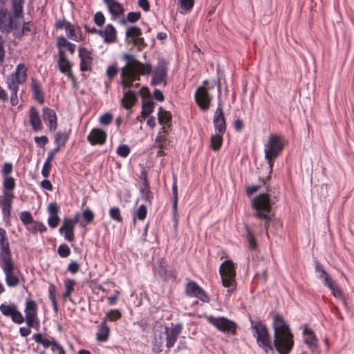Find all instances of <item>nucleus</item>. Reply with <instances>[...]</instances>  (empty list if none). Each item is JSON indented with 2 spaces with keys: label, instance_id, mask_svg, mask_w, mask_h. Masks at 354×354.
<instances>
[{
  "label": "nucleus",
  "instance_id": "09e8293b",
  "mask_svg": "<svg viewBox=\"0 0 354 354\" xmlns=\"http://www.w3.org/2000/svg\"><path fill=\"white\" fill-rule=\"evenodd\" d=\"M3 178V190H10L12 192L15 187V179L10 176L4 177Z\"/></svg>",
  "mask_w": 354,
  "mask_h": 354
},
{
  "label": "nucleus",
  "instance_id": "b1692460",
  "mask_svg": "<svg viewBox=\"0 0 354 354\" xmlns=\"http://www.w3.org/2000/svg\"><path fill=\"white\" fill-rule=\"evenodd\" d=\"M142 31L138 26L129 27L125 32V36L130 38L135 45H142L144 44V39L141 37Z\"/></svg>",
  "mask_w": 354,
  "mask_h": 354
},
{
  "label": "nucleus",
  "instance_id": "c03bdc74",
  "mask_svg": "<svg viewBox=\"0 0 354 354\" xmlns=\"http://www.w3.org/2000/svg\"><path fill=\"white\" fill-rule=\"evenodd\" d=\"M140 17L139 12H130L127 14V19H120L119 23L122 25H126L127 22L134 23L139 20Z\"/></svg>",
  "mask_w": 354,
  "mask_h": 354
},
{
  "label": "nucleus",
  "instance_id": "f03ea898",
  "mask_svg": "<svg viewBox=\"0 0 354 354\" xmlns=\"http://www.w3.org/2000/svg\"><path fill=\"white\" fill-rule=\"evenodd\" d=\"M126 62L121 68V84L124 88L131 87L133 82L139 80L140 75H149L152 71L150 64H142L133 55L125 53L122 56Z\"/></svg>",
  "mask_w": 354,
  "mask_h": 354
},
{
  "label": "nucleus",
  "instance_id": "338daca9",
  "mask_svg": "<svg viewBox=\"0 0 354 354\" xmlns=\"http://www.w3.org/2000/svg\"><path fill=\"white\" fill-rule=\"evenodd\" d=\"M82 217L86 223H89L93 220L94 214L91 209H86L82 213Z\"/></svg>",
  "mask_w": 354,
  "mask_h": 354
},
{
  "label": "nucleus",
  "instance_id": "3c124183",
  "mask_svg": "<svg viewBox=\"0 0 354 354\" xmlns=\"http://www.w3.org/2000/svg\"><path fill=\"white\" fill-rule=\"evenodd\" d=\"M3 197L2 205H12V200L15 197L13 192H11L10 190H3Z\"/></svg>",
  "mask_w": 354,
  "mask_h": 354
},
{
  "label": "nucleus",
  "instance_id": "6e6d98bb",
  "mask_svg": "<svg viewBox=\"0 0 354 354\" xmlns=\"http://www.w3.org/2000/svg\"><path fill=\"white\" fill-rule=\"evenodd\" d=\"M130 153V149L127 145H122L118 147L117 154L122 158H126Z\"/></svg>",
  "mask_w": 354,
  "mask_h": 354
},
{
  "label": "nucleus",
  "instance_id": "49530a36",
  "mask_svg": "<svg viewBox=\"0 0 354 354\" xmlns=\"http://www.w3.org/2000/svg\"><path fill=\"white\" fill-rule=\"evenodd\" d=\"M172 195H173V205L172 209L174 214L176 215L177 214V207H178V187L176 182H174L172 185Z\"/></svg>",
  "mask_w": 354,
  "mask_h": 354
},
{
  "label": "nucleus",
  "instance_id": "393cba45",
  "mask_svg": "<svg viewBox=\"0 0 354 354\" xmlns=\"http://www.w3.org/2000/svg\"><path fill=\"white\" fill-rule=\"evenodd\" d=\"M98 34L104 37L106 43H112L116 39V30L111 24H107L103 30L97 31Z\"/></svg>",
  "mask_w": 354,
  "mask_h": 354
},
{
  "label": "nucleus",
  "instance_id": "de8ad7c7",
  "mask_svg": "<svg viewBox=\"0 0 354 354\" xmlns=\"http://www.w3.org/2000/svg\"><path fill=\"white\" fill-rule=\"evenodd\" d=\"M20 220L24 225L28 226L34 222L33 217L30 212L24 211L20 213Z\"/></svg>",
  "mask_w": 354,
  "mask_h": 354
},
{
  "label": "nucleus",
  "instance_id": "79ce46f5",
  "mask_svg": "<svg viewBox=\"0 0 354 354\" xmlns=\"http://www.w3.org/2000/svg\"><path fill=\"white\" fill-rule=\"evenodd\" d=\"M194 5V0H179L178 10L180 13L190 11Z\"/></svg>",
  "mask_w": 354,
  "mask_h": 354
},
{
  "label": "nucleus",
  "instance_id": "dca6fc26",
  "mask_svg": "<svg viewBox=\"0 0 354 354\" xmlns=\"http://www.w3.org/2000/svg\"><path fill=\"white\" fill-rule=\"evenodd\" d=\"M79 57L80 59V70L91 72L92 71L93 57L91 53L86 48H79Z\"/></svg>",
  "mask_w": 354,
  "mask_h": 354
},
{
  "label": "nucleus",
  "instance_id": "cd10ccee",
  "mask_svg": "<svg viewBox=\"0 0 354 354\" xmlns=\"http://www.w3.org/2000/svg\"><path fill=\"white\" fill-rule=\"evenodd\" d=\"M31 89L34 98L39 103L43 104L44 96L42 91L41 84L35 79H32Z\"/></svg>",
  "mask_w": 354,
  "mask_h": 354
},
{
  "label": "nucleus",
  "instance_id": "f704fd0d",
  "mask_svg": "<svg viewBox=\"0 0 354 354\" xmlns=\"http://www.w3.org/2000/svg\"><path fill=\"white\" fill-rule=\"evenodd\" d=\"M154 106L153 102L150 98L145 97L142 104V115L147 117L153 111Z\"/></svg>",
  "mask_w": 354,
  "mask_h": 354
},
{
  "label": "nucleus",
  "instance_id": "20e7f679",
  "mask_svg": "<svg viewBox=\"0 0 354 354\" xmlns=\"http://www.w3.org/2000/svg\"><path fill=\"white\" fill-rule=\"evenodd\" d=\"M24 3V0H12V15L9 10L3 6V1H0V30L2 33L8 34L13 30L19 29V24L14 19L23 17Z\"/></svg>",
  "mask_w": 354,
  "mask_h": 354
},
{
  "label": "nucleus",
  "instance_id": "5701e85b",
  "mask_svg": "<svg viewBox=\"0 0 354 354\" xmlns=\"http://www.w3.org/2000/svg\"><path fill=\"white\" fill-rule=\"evenodd\" d=\"M12 257L6 232L0 227V259Z\"/></svg>",
  "mask_w": 354,
  "mask_h": 354
},
{
  "label": "nucleus",
  "instance_id": "bf43d9fd",
  "mask_svg": "<svg viewBox=\"0 0 354 354\" xmlns=\"http://www.w3.org/2000/svg\"><path fill=\"white\" fill-rule=\"evenodd\" d=\"M329 289L331 290V292H332L333 295H334V297H335L336 298L340 299H344L343 291L338 286V285L337 283H335L334 285V286H333V288H330Z\"/></svg>",
  "mask_w": 354,
  "mask_h": 354
},
{
  "label": "nucleus",
  "instance_id": "bb28decb",
  "mask_svg": "<svg viewBox=\"0 0 354 354\" xmlns=\"http://www.w3.org/2000/svg\"><path fill=\"white\" fill-rule=\"evenodd\" d=\"M136 101V92L131 90L124 92V96L122 100V104L125 109H130L135 104Z\"/></svg>",
  "mask_w": 354,
  "mask_h": 354
},
{
  "label": "nucleus",
  "instance_id": "0eeeda50",
  "mask_svg": "<svg viewBox=\"0 0 354 354\" xmlns=\"http://www.w3.org/2000/svg\"><path fill=\"white\" fill-rule=\"evenodd\" d=\"M0 268L5 274V281L8 287L14 288L20 283L21 272L12 257L1 259Z\"/></svg>",
  "mask_w": 354,
  "mask_h": 354
},
{
  "label": "nucleus",
  "instance_id": "864d4df0",
  "mask_svg": "<svg viewBox=\"0 0 354 354\" xmlns=\"http://www.w3.org/2000/svg\"><path fill=\"white\" fill-rule=\"evenodd\" d=\"M57 252L62 258L68 257L71 254V249L66 244H62L58 247Z\"/></svg>",
  "mask_w": 354,
  "mask_h": 354
},
{
  "label": "nucleus",
  "instance_id": "a211bd4d",
  "mask_svg": "<svg viewBox=\"0 0 354 354\" xmlns=\"http://www.w3.org/2000/svg\"><path fill=\"white\" fill-rule=\"evenodd\" d=\"M213 123L216 133H225L226 130V124L220 103H218V107L214 112Z\"/></svg>",
  "mask_w": 354,
  "mask_h": 354
},
{
  "label": "nucleus",
  "instance_id": "603ef678",
  "mask_svg": "<svg viewBox=\"0 0 354 354\" xmlns=\"http://www.w3.org/2000/svg\"><path fill=\"white\" fill-rule=\"evenodd\" d=\"M122 315L118 310H111L106 313V317L104 319L109 320L111 322H115L119 319L121 317Z\"/></svg>",
  "mask_w": 354,
  "mask_h": 354
},
{
  "label": "nucleus",
  "instance_id": "423d86ee",
  "mask_svg": "<svg viewBox=\"0 0 354 354\" xmlns=\"http://www.w3.org/2000/svg\"><path fill=\"white\" fill-rule=\"evenodd\" d=\"M27 68L23 63L19 64L15 71L11 73L7 78L8 88L11 92L10 103L12 106L18 104L17 93L19 84L26 82L27 79Z\"/></svg>",
  "mask_w": 354,
  "mask_h": 354
},
{
  "label": "nucleus",
  "instance_id": "9b49d317",
  "mask_svg": "<svg viewBox=\"0 0 354 354\" xmlns=\"http://www.w3.org/2000/svg\"><path fill=\"white\" fill-rule=\"evenodd\" d=\"M207 84V81L203 82V85L199 86L194 95V98L196 104L200 109L203 111H207L210 106L212 98L208 93L207 89L205 88V84Z\"/></svg>",
  "mask_w": 354,
  "mask_h": 354
},
{
  "label": "nucleus",
  "instance_id": "13d9d810",
  "mask_svg": "<svg viewBox=\"0 0 354 354\" xmlns=\"http://www.w3.org/2000/svg\"><path fill=\"white\" fill-rule=\"evenodd\" d=\"M1 174L3 178L9 176L8 175L12 172V165L10 162H5L1 169Z\"/></svg>",
  "mask_w": 354,
  "mask_h": 354
},
{
  "label": "nucleus",
  "instance_id": "f8f14e48",
  "mask_svg": "<svg viewBox=\"0 0 354 354\" xmlns=\"http://www.w3.org/2000/svg\"><path fill=\"white\" fill-rule=\"evenodd\" d=\"M0 311L3 315L11 317L16 324H21L24 322V317L15 304L0 305Z\"/></svg>",
  "mask_w": 354,
  "mask_h": 354
},
{
  "label": "nucleus",
  "instance_id": "a18cd8bd",
  "mask_svg": "<svg viewBox=\"0 0 354 354\" xmlns=\"http://www.w3.org/2000/svg\"><path fill=\"white\" fill-rule=\"evenodd\" d=\"M77 223V220H72V218H64L62 226L59 229L60 233L63 230H74L75 225Z\"/></svg>",
  "mask_w": 354,
  "mask_h": 354
},
{
  "label": "nucleus",
  "instance_id": "1a4fd4ad",
  "mask_svg": "<svg viewBox=\"0 0 354 354\" xmlns=\"http://www.w3.org/2000/svg\"><path fill=\"white\" fill-rule=\"evenodd\" d=\"M207 319L209 324L224 333L236 334V324L232 320L224 317H214L208 316Z\"/></svg>",
  "mask_w": 354,
  "mask_h": 354
},
{
  "label": "nucleus",
  "instance_id": "a878e982",
  "mask_svg": "<svg viewBox=\"0 0 354 354\" xmlns=\"http://www.w3.org/2000/svg\"><path fill=\"white\" fill-rule=\"evenodd\" d=\"M109 335L110 328L107 325L106 319H104L97 327L96 339L99 342H106L108 339Z\"/></svg>",
  "mask_w": 354,
  "mask_h": 354
},
{
  "label": "nucleus",
  "instance_id": "72a5a7b5",
  "mask_svg": "<svg viewBox=\"0 0 354 354\" xmlns=\"http://www.w3.org/2000/svg\"><path fill=\"white\" fill-rule=\"evenodd\" d=\"M168 130L166 127H162L161 131L157 135L155 139V145L158 149H165L166 147L167 136Z\"/></svg>",
  "mask_w": 354,
  "mask_h": 354
},
{
  "label": "nucleus",
  "instance_id": "412c9836",
  "mask_svg": "<svg viewBox=\"0 0 354 354\" xmlns=\"http://www.w3.org/2000/svg\"><path fill=\"white\" fill-rule=\"evenodd\" d=\"M106 133L101 129H93L87 136L88 141L92 145H103L106 139Z\"/></svg>",
  "mask_w": 354,
  "mask_h": 354
},
{
  "label": "nucleus",
  "instance_id": "a19ab883",
  "mask_svg": "<svg viewBox=\"0 0 354 354\" xmlns=\"http://www.w3.org/2000/svg\"><path fill=\"white\" fill-rule=\"evenodd\" d=\"M56 287L54 284H50L48 286V297L52 303L53 310L57 313L58 312V305L56 301Z\"/></svg>",
  "mask_w": 354,
  "mask_h": 354
},
{
  "label": "nucleus",
  "instance_id": "f3484780",
  "mask_svg": "<svg viewBox=\"0 0 354 354\" xmlns=\"http://www.w3.org/2000/svg\"><path fill=\"white\" fill-rule=\"evenodd\" d=\"M304 342L310 349V351L316 354L319 353L318 339H317L313 331L305 326L303 330Z\"/></svg>",
  "mask_w": 354,
  "mask_h": 354
},
{
  "label": "nucleus",
  "instance_id": "2f4dec72",
  "mask_svg": "<svg viewBox=\"0 0 354 354\" xmlns=\"http://www.w3.org/2000/svg\"><path fill=\"white\" fill-rule=\"evenodd\" d=\"M158 120L160 124L167 128L170 126L171 122V115L169 111L160 107L158 113Z\"/></svg>",
  "mask_w": 354,
  "mask_h": 354
},
{
  "label": "nucleus",
  "instance_id": "7c9ffc66",
  "mask_svg": "<svg viewBox=\"0 0 354 354\" xmlns=\"http://www.w3.org/2000/svg\"><path fill=\"white\" fill-rule=\"evenodd\" d=\"M56 45L59 50H63V49L68 50L71 54H73L75 50V45L74 44L71 43L68 39L63 37L60 36L57 38Z\"/></svg>",
  "mask_w": 354,
  "mask_h": 354
},
{
  "label": "nucleus",
  "instance_id": "774afa93",
  "mask_svg": "<svg viewBox=\"0 0 354 354\" xmlns=\"http://www.w3.org/2000/svg\"><path fill=\"white\" fill-rule=\"evenodd\" d=\"M47 210L50 215H57L59 207L55 202L50 203L48 206Z\"/></svg>",
  "mask_w": 354,
  "mask_h": 354
},
{
  "label": "nucleus",
  "instance_id": "ddd939ff",
  "mask_svg": "<svg viewBox=\"0 0 354 354\" xmlns=\"http://www.w3.org/2000/svg\"><path fill=\"white\" fill-rule=\"evenodd\" d=\"M181 324H171L170 327H165V333L166 335V346L170 348L174 346L176 343L178 336L182 331Z\"/></svg>",
  "mask_w": 354,
  "mask_h": 354
},
{
  "label": "nucleus",
  "instance_id": "f257e3e1",
  "mask_svg": "<svg viewBox=\"0 0 354 354\" xmlns=\"http://www.w3.org/2000/svg\"><path fill=\"white\" fill-rule=\"evenodd\" d=\"M251 328L257 345L266 353L273 352L274 348L279 354H288L294 346V335L289 324L279 314L273 316L272 327L274 341L272 342L267 326L261 322L250 320Z\"/></svg>",
  "mask_w": 354,
  "mask_h": 354
},
{
  "label": "nucleus",
  "instance_id": "58836bf2",
  "mask_svg": "<svg viewBox=\"0 0 354 354\" xmlns=\"http://www.w3.org/2000/svg\"><path fill=\"white\" fill-rule=\"evenodd\" d=\"M18 30L17 32H15V35L17 37H21L24 35H28L29 33H32L35 31V27L33 24H32L30 21L29 22H24L22 26L21 30Z\"/></svg>",
  "mask_w": 354,
  "mask_h": 354
},
{
  "label": "nucleus",
  "instance_id": "0e129e2a",
  "mask_svg": "<svg viewBox=\"0 0 354 354\" xmlns=\"http://www.w3.org/2000/svg\"><path fill=\"white\" fill-rule=\"evenodd\" d=\"M247 241L248 242V244H249V247L251 248V249H254L257 246V244H256V242H255V239H254V235L252 234V232L248 229L247 228Z\"/></svg>",
  "mask_w": 354,
  "mask_h": 354
},
{
  "label": "nucleus",
  "instance_id": "6ab92c4d",
  "mask_svg": "<svg viewBox=\"0 0 354 354\" xmlns=\"http://www.w3.org/2000/svg\"><path fill=\"white\" fill-rule=\"evenodd\" d=\"M167 68L164 64H160L156 67L151 79V84L153 85L167 84Z\"/></svg>",
  "mask_w": 354,
  "mask_h": 354
},
{
  "label": "nucleus",
  "instance_id": "473e14b6",
  "mask_svg": "<svg viewBox=\"0 0 354 354\" xmlns=\"http://www.w3.org/2000/svg\"><path fill=\"white\" fill-rule=\"evenodd\" d=\"M33 339L39 344H41L45 348H49L53 344H55V338L53 337H46L41 333L33 335Z\"/></svg>",
  "mask_w": 354,
  "mask_h": 354
},
{
  "label": "nucleus",
  "instance_id": "6e6552de",
  "mask_svg": "<svg viewBox=\"0 0 354 354\" xmlns=\"http://www.w3.org/2000/svg\"><path fill=\"white\" fill-rule=\"evenodd\" d=\"M235 269V265L231 260L223 261L219 268L222 284L227 288V292L228 294L233 292L236 287Z\"/></svg>",
  "mask_w": 354,
  "mask_h": 354
},
{
  "label": "nucleus",
  "instance_id": "e433bc0d",
  "mask_svg": "<svg viewBox=\"0 0 354 354\" xmlns=\"http://www.w3.org/2000/svg\"><path fill=\"white\" fill-rule=\"evenodd\" d=\"M140 193L142 198L144 199L149 204L151 203V201L153 198V193L150 191L149 187L147 182L143 183L142 187L140 189Z\"/></svg>",
  "mask_w": 354,
  "mask_h": 354
},
{
  "label": "nucleus",
  "instance_id": "69168bd1",
  "mask_svg": "<svg viewBox=\"0 0 354 354\" xmlns=\"http://www.w3.org/2000/svg\"><path fill=\"white\" fill-rule=\"evenodd\" d=\"M94 21L97 26H102L105 22V17L103 13L97 12L94 16Z\"/></svg>",
  "mask_w": 354,
  "mask_h": 354
},
{
  "label": "nucleus",
  "instance_id": "052dcab7",
  "mask_svg": "<svg viewBox=\"0 0 354 354\" xmlns=\"http://www.w3.org/2000/svg\"><path fill=\"white\" fill-rule=\"evenodd\" d=\"M322 276H324V278L323 279L324 284L328 288H333V286H334V285L336 283L335 281L332 279L330 276H329V274L326 271H322Z\"/></svg>",
  "mask_w": 354,
  "mask_h": 354
},
{
  "label": "nucleus",
  "instance_id": "7ed1b4c3",
  "mask_svg": "<svg viewBox=\"0 0 354 354\" xmlns=\"http://www.w3.org/2000/svg\"><path fill=\"white\" fill-rule=\"evenodd\" d=\"M277 198L268 193H261L252 201L253 215L263 222L265 230L267 231L268 225L273 216L272 211Z\"/></svg>",
  "mask_w": 354,
  "mask_h": 354
},
{
  "label": "nucleus",
  "instance_id": "c756f323",
  "mask_svg": "<svg viewBox=\"0 0 354 354\" xmlns=\"http://www.w3.org/2000/svg\"><path fill=\"white\" fill-rule=\"evenodd\" d=\"M30 123L35 131L41 130L42 124L39 113L34 107H32L30 110Z\"/></svg>",
  "mask_w": 354,
  "mask_h": 354
},
{
  "label": "nucleus",
  "instance_id": "e2e57ef3",
  "mask_svg": "<svg viewBox=\"0 0 354 354\" xmlns=\"http://www.w3.org/2000/svg\"><path fill=\"white\" fill-rule=\"evenodd\" d=\"M58 215H50L48 218V224L51 228L56 227L59 223Z\"/></svg>",
  "mask_w": 354,
  "mask_h": 354
},
{
  "label": "nucleus",
  "instance_id": "39448f33",
  "mask_svg": "<svg viewBox=\"0 0 354 354\" xmlns=\"http://www.w3.org/2000/svg\"><path fill=\"white\" fill-rule=\"evenodd\" d=\"M286 140L285 137L279 133H271L268 138L266 143L264 145L265 158L269 165V175L261 180L263 185H266V182L270 179V175L272 172L274 160L282 152L286 145Z\"/></svg>",
  "mask_w": 354,
  "mask_h": 354
},
{
  "label": "nucleus",
  "instance_id": "4d7b16f0",
  "mask_svg": "<svg viewBox=\"0 0 354 354\" xmlns=\"http://www.w3.org/2000/svg\"><path fill=\"white\" fill-rule=\"evenodd\" d=\"M118 69L115 65L109 66L106 71V74L110 81L118 74Z\"/></svg>",
  "mask_w": 354,
  "mask_h": 354
},
{
  "label": "nucleus",
  "instance_id": "9d476101",
  "mask_svg": "<svg viewBox=\"0 0 354 354\" xmlns=\"http://www.w3.org/2000/svg\"><path fill=\"white\" fill-rule=\"evenodd\" d=\"M25 319L28 327L38 328L39 326V319L37 315V305L36 302L31 299H27L25 304Z\"/></svg>",
  "mask_w": 354,
  "mask_h": 354
},
{
  "label": "nucleus",
  "instance_id": "680f3d73",
  "mask_svg": "<svg viewBox=\"0 0 354 354\" xmlns=\"http://www.w3.org/2000/svg\"><path fill=\"white\" fill-rule=\"evenodd\" d=\"M113 120V115L109 113H106L101 115V117L99 119V122L102 124L108 125Z\"/></svg>",
  "mask_w": 354,
  "mask_h": 354
},
{
  "label": "nucleus",
  "instance_id": "ea45409f",
  "mask_svg": "<svg viewBox=\"0 0 354 354\" xmlns=\"http://www.w3.org/2000/svg\"><path fill=\"white\" fill-rule=\"evenodd\" d=\"M223 133H216L211 137V147L214 150H218L222 145Z\"/></svg>",
  "mask_w": 354,
  "mask_h": 354
},
{
  "label": "nucleus",
  "instance_id": "c85d7f7f",
  "mask_svg": "<svg viewBox=\"0 0 354 354\" xmlns=\"http://www.w3.org/2000/svg\"><path fill=\"white\" fill-rule=\"evenodd\" d=\"M65 32L67 37L75 41L80 42L84 39L80 30L75 28V26L71 23V24H67Z\"/></svg>",
  "mask_w": 354,
  "mask_h": 354
},
{
  "label": "nucleus",
  "instance_id": "2eb2a0df",
  "mask_svg": "<svg viewBox=\"0 0 354 354\" xmlns=\"http://www.w3.org/2000/svg\"><path fill=\"white\" fill-rule=\"evenodd\" d=\"M186 292L188 295L195 297L203 302H209V301L207 293L194 281L187 283Z\"/></svg>",
  "mask_w": 354,
  "mask_h": 354
},
{
  "label": "nucleus",
  "instance_id": "4468645a",
  "mask_svg": "<svg viewBox=\"0 0 354 354\" xmlns=\"http://www.w3.org/2000/svg\"><path fill=\"white\" fill-rule=\"evenodd\" d=\"M57 65L61 73L65 74L70 80L75 82V77L72 73V64L66 58L64 50H59Z\"/></svg>",
  "mask_w": 354,
  "mask_h": 354
},
{
  "label": "nucleus",
  "instance_id": "8fccbe9b",
  "mask_svg": "<svg viewBox=\"0 0 354 354\" xmlns=\"http://www.w3.org/2000/svg\"><path fill=\"white\" fill-rule=\"evenodd\" d=\"M109 216L111 219L115 221L118 223H121L122 221V217L120 214V210L117 207L110 208Z\"/></svg>",
  "mask_w": 354,
  "mask_h": 354
},
{
  "label": "nucleus",
  "instance_id": "37998d69",
  "mask_svg": "<svg viewBox=\"0 0 354 354\" xmlns=\"http://www.w3.org/2000/svg\"><path fill=\"white\" fill-rule=\"evenodd\" d=\"M68 134L66 132H57L55 137V143L57 147L60 149V147H64L68 140Z\"/></svg>",
  "mask_w": 354,
  "mask_h": 354
},
{
  "label": "nucleus",
  "instance_id": "aec40b11",
  "mask_svg": "<svg viewBox=\"0 0 354 354\" xmlns=\"http://www.w3.org/2000/svg\"><path fill=\"white\" fill-rule=\"evenodd\" d=\"M103 2L106 6L112 19H116L124 15L122 5L116 0H103Z\"/></svg>",
  "mask_w": 354,
  "mask_h": 354
},
{
  "label": "nucleus",
  "instance_id": "4c0bfd02",
  "mask_svg": "<svg viewBox=\"0 0 354 354\" xmlns=\"http://www.w3.org/2000/svg\"><path fill=\"white\" fill-rule=\"evenodd\" d=\"M147 210L145 205H140L137 209L133 212V222L136 223V219L143 221L147 216Z\"/></svg>",
  "mask_w": 354,
  "mask_h": 354
},
{
  "label": "nucleus",
  "instance_id": "4be33fe9",
  "mask_svg": "<svg viewBox=\"0 0 354 354\" xmlns=\"http://www.w3.org/2000/svg\"><path fill=\"white\" fill-rule=\"evenodd\" d=\"M43 118L50 131H55L57 127V116L54 110L44 107L42 110Z\"/></svg>",
  "mask_w": 354,
  "mask_h": 354
},
{
  "label": "nucleus",
  "instance_id": "5fc2aeb1",
  "mask_svg": "<svg viewBox=\"0 0 354 354\" xmlns=\"http://www.w3.org/2000/svg\"><path fill=\"white\" fill-rule=\"evenodd\" d=\"M158 273L162 277H164L165 279L171 277V272L167 270L165 268V263L163 261V260L160 261Z\"/></svg>",
  "mask_w": 354,
  "mask_h": 354
},
{
  "label": "nucleus",
  "instance_id": "c9c22d12",
  "mask_svg": "<svg viewBox=\"0 0 354 354\" xmlns=\"http://www.w3.org/2000/svg\"><path fill=\"white\" fill-rule=\"evenodd\" d=\"M64 285L65 288V292L63 294L64 299H68L71 300V295L75 290V281L73 279H67L64 280Z\"/></svg>",
  "mask_w": 354,
  "mask_h": 354
}]
</instances>
